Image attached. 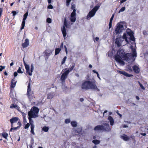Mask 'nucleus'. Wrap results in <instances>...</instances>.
I'll list each match as a JSON object with an SVG mask.
<instances>
[{"instance_id": "obj_1", "label": "nucleus", "mask_w": 148, "mask_h": 148, "mask_svg": "<svg viewBox=\"0 0 148 148\" xmlns=\"http://www.w3.org/2000/svg\"><path fill=\"white\" fill-rule=\"evenodd\" d=\"M132 53H126L125 50L122 49L120 48L117 51L116 55L114 56L115 60L121 64L123 65L125 64L124 62L122 60L127 61L129 60V57L132 55V57H136L137 53L136 49L134 48H132Z\"/></svg>"}, {"instance_id": "obj_2", "label": "nucleus", "mask_w": 148, "mask_h": 148, "mask_svg": "<svg viewBox=\"0 0 148 148\" xmlns=\"http://www.w3.org/2000/svg\"><path fill=\"white\" fill-rule=\"evenodd\" d=\"M81 88L82 89L87 90L89 89L96 90H99L95 82L90 81H85L82 84Z\"/></svg>"}, {"instance_id": "obj_3", "label": "nucleus", "mask_w": 148, "mask_h": 148, "mask_svg": "<svg viewBox=\"0 0 148 148\" xmlns=\"http://www.w3.org/2000/svg\"><path fill=\"white\" fill-rule=\"evenodd\" d=\"M75 66V64L73 63L69 69H67L65 68L63 69V70H64L65 71L62 73L60 77V79L62 83H64L65 82V80L67 78L69 73L73 69Z\"/></svg>"}, {"instance_id": "obj_4", "label": "nucleus", "mask_w": 148, "mask_h": 148, "mask_svg": "<svg viewBox=\"0 0 148 148\" xmlns=\"http://www.w3.org/2000/svg\"><path fill=\"white\" fill-rule=\"evenodd\" d=\"M39 111V109L38 108L35 106L32 107L28 112L29 117L33 118H35L38 117V113Z\"/></svg>"}, {"instance_id": "obj_5", "label": "nucleus", "mask_w": 148, "mask_h": 148, "mask_svg": "<svg viewBox=\"0 0 148 148\" xmlns=\"http://www.w3.org/2000/svg\"><path fill=\"white\" fill-rule=\"evenodd\" d=\"M99 8V6H95L91 11H90L86 16L87 19L89 20L96 13L97 11Z\"/></svg>"}, {"instance_id": "obj_6", "label": "nucleus", "mask_w": 148, "mask_h": 148, "mask_svg": "<svg viewBox=\"0 0 148 148\" xmlns=\"http://www.w3.org/2000/svg\"><path fill=\"white\" fill-rule=\"evenodd\" d=\"M68 25L66 18L65 17L64 20L63 26L61 28V31L64 39H65V37L67 34L66 29L65 27H67Z\"/></svg>"}, {"instance_id": "obj_7", "label": "nucleus", "mask_w": 148, "mask_h": 148, "mask_svg": "<svg viewBox=\"0 0 148 148\" xmlns=\"http://www.w3.org/2000/svg\"><path fill=\"white\" fill-rule=\"evenodd\" d=\"M30 81L28 84L27 89V95L29 99H33V91H32L31 88Z\"/></svg>"}, {"instance_id": "obj_8", "label": "nucleus", "mask_w": 148, "mask_h": 148, "mask_svg": "<svg viewBox=\"0 0 148 148\" xmlns=\"http://www.w3.org/2000/svg\"><path fill=\"white\" fill-rule=\"evenodd\" d=\"M123 28V25L119 23H118L116 27L115 30L116 34H119L121 32Z\"/></svg>"}, {"instance_id": "obj_9", "label": "nucleus", "mask_w": 148, "mask_h": 148, "mask_svg": "<svg viewBox=\"0 0 148 148\" xmlns=\"http://www.w3.org/2000/svg\"><path fill=\"white\" fill-rule=\"evenodd\" d=\"M123 41V38H122L121 36H120L116 38L115 42L117 47H120Z\"/></svg>"}, {"instance_id": "obj_10", "label": "nucleus", "mask_w": 148, "mask_h": 148, "mask_svg": "<svg viewBox=\"0 0 148 148\" xmlns=\"http://www.w3.org/2000/svg\"><path fill=\"white\" fill-rule=\"evenodd\" d=\"M70 20L71 22H75L76 20V14L74 12H73L71 13L70 15Z\"/></svg>"}, {"instance_id": "obj_11", "label": "nucleus", "mask_w": 148, "mask_h": 148, "mask_svg": "<svg viewBox=\"0 0 148 148\" xmlns=\"http://www.w3.org/2000/svg\"><path fill=\"white\" fill-rule=\"evenodd\" d=\"M117 72L120 74H122L127 77H132L133 75L132 74H130L125 71H121L119 70H117Z\"/></svg>"}, {"instance_id": "obj_12", "label": "nucleus", "mask_w": 148, "mask_h": 148, "mask_svg": "<svg viewBox=\"0 0 148 148\" xmlns=\"http://www.w3.org/2000/svg\"><path fill=\"white\" fill-rule=\"evenodd\" d=\"M24 64L25 67V69L26 70V73H27L29 75L31 76L32 75V73L30 72L29 67V66L24 61Z\"/></svg>"}, {"instance_id": "obj_13", "label": "nucleus", "mask_w": 148, "mask_h": 148, "mask_svg": "<svg viewBox=\"0 0 148 148\" xmlns=\"http://www.w3.org/2000/svg\"><path fill=\"white\" fill-rule=\"evenodd\" d=\"M18 120L19 118L17 117H12L10 120L11 123V127H13V123L16 122Z\"/></svg>"}, {"instance_id": "obj_14", "label": "nucleus", "mask_w": 148, "mask_h": 148, "mask_svg": "<svg viewBox=\"0 0 148 148\" xmlns=\"http://www.w3.org/2000/svg\"><path fill=\"white\" fill-rule=\"evenodd\" d=\"M52 50L49 49H47L45 50L44 52V53L45 55V56L47 57V59L48 58L51 54L52 53Z\"/></svg>"}, {"instance_id": "obj_15", "label": "nucleus", "mask_w": 148, "mask_h": 148, "mask_svg": "<svg viewBox=\"0 0 148 148\" xmlns=\"http://www.w3.org/2000/svg\"><path fill=\"white\" fill-rule=\"evenodd\" d=\"M17 81H15V78L12 79L11 81L10 88H14L16 86Z\"/></svg>"}, {"instance_id": "obj_16", "label": "nucleus", "mask_w": 148, "mask_h": 148, "mask_svg": "<svg viewBox=\"0 0 148 148\" xmlns=\"http://www.w3.org/2000/svg\"><path fill=\"white\" fill-rule=\"evenodd\" d=\"M121 138L125 141H129L130 140V137L125 134H123V135L121 136Z\"/></svg>"}, {"instance_id": "obj_17", "label": "nucleus", "mask_w": 148, "mask_h": 148, "mask_svg": "<svg viewBox=\"0 0 148 148\" xmlns=\"http://www.w3.org/2000/svg\"><path fill=\"white\" fill-rule=\"evenodd\" d=\"M29 45V40L28 39H26L24 43L22 44L23 48H25L28 47Z\"/></svg>"}, {"instance_id": "obj_18", "label": "nucleus", "mask_w": 148, "mask_h": 148, "mask_svg": "<svg viewBox=\"0 0 148 148\" xmlns=\"http://www.w3.org/2000/svg\"><path fill=\"white\" fill-rule=\"evenodd\" d=\"M94 130L95 131L103 130H104V126L102 125H98L95 127Z\"/></svg>"}, {"instance_id": "obj_19", "label": "nucleus", "mask_w": 148, "mask_h": 148, "mask_svg": "<svg viewBox=\"0 0 148 148\" xmlns=\"http://www.w3.org/2000/svg\"><path fill=\"white\" fill-rule=\"evenodd\" d=\"M111 128L110 127L109 125L108 124L105 123L104 124V130L108 132L110 131Z\"/></svg>"}, {"instance_id": "obj_20", "label": "nucleus", "mask_w": 148, "mask_h": 148, "mask_svg": "<svg viewBox=\"0 0 148 148\" xmlns=\"http://www.w3.org/2000/svg\"><path fill=\"white\" fill-rule=\"evenodd\" d=\"M134 72L136 73H138L140 72V70L139 67L136 65H134L132 67Z\"/></svg>"}, {"instance_id": "obj_21", "label": "nucleus", "mask_w": 148, "mask_h": 148, "mask_svg": "<svg viewBox=\"0 0 148 148\" xmlns=\"http://www.w3.org/2000/svg\"><path fill=\"white\" fill-rule=\"evenodd\" d=\"M108 119L110 122V125L112 126L114 124V120L113 118L111 116H109L108 118Z\"/></svg>"}, {"instance_id": "obj_22", "label": "nucleus", "mask_w": 148, "mask_h": 148, "mask_svg": "<svg viewBox=\"0 0 148 148\" xmlns=\"http://www.w3.org/2000/svg\"><path fill=\"white\" fill-rule=\"evenodd\" d=\"M34 125H31V133L33 135H35V133L34 131Z\"/></svg>"}, {"instance_id": "obj_23", "label": "nucleus", "mask_w": 148, "mask_h": 148, "mask_svg": "<svg viewBox=\"0 0 148 148\" xmlns=\"http://www.w3.org/2000/svg\"><path fill=\"white\" fill-rule=\"evenodd\" d=\"M122 38H123V40L124 39L125 40L126 42L127 43H129V41L127 40V37L126 34L125 33H124L123 35Z\"/></svg>"}, {"instance_id": "obj_24", "label": "nucleus", "mask_w": 148, "mask_h": 148, "mask_svg": "<svg viewBox=\"0 0 148 148\" xmlns=\"http://www.w3.org/2000/svg\"><path fill=\"white\" fill-rule=\"evenodd\" d=\"M2 136L8 140L7 137L8 136V134L6 132H3L1 134Z\"/></svg>"}, {"instance_id": "obj_25", "label": "nucleus", "mask_w": 148, "mask_h": 148, "mask_svg": "<svg viewBox=\"0 0 148 148\" xmlns=\"http://www.w3.org/2000/svg\"><path fill=\"white\" fill-rule=\"evenodd\" d=\"M71 9L73 10V12H74L75 13H76V10L75 9V5L71 3Z\"/></svg>"}, {"instance_id": "obj_26", "label": "nucleus", "mask_w": 148, "mask_h": 148, "mask_svg": "<svg viewBox=\"0 0 148 148\" xmlns=\"http://www.w3.org/2000/svg\"><path fill=\"white\" fill-rule=\"evenodd\" d=\"M48 99H51L53 97V95L52 93H49L47 95Z\"/></svg>"}, {"instance_id": "obj_27", "label": "nucleus", "mask_w": 148, "mask_h": 148, "mask_svg": "<svg viewBox=\"0 0 148 148\" xmlns=\"http://www.w3.org/2000/svg\"><path fill=\"white\" fill-rule=\"evenodd\" d=\"M71 124L72 127H76L77 126V124L76 122L75 121H72L71 122Z\"/></svg>"}, {"instance_id": "obj_28", "label": "nucleus", "mask_w": 148, "mask_h": 148, "mask_svg": "<svg viewBox=\"0 0 148 148\" xmlns=\"http://www.w3.org/2000/svg\"><path fill=\"white\" fill-rule=\"evenodd\" d=\"M92 142L94 144L96 145L99 144L100 143V141L99 140L95 139L92 141Z\"/></svg>"}, {"instance_id": "obj_29", "label": "nucleus", "mask_w": 148, "mask_h": 148, "mask_svg": "<svg viewBox=\"0 0 148 148\" xmlns=\"http://www.w3.org/2000/svg\"><path fill=\"white\" fill-rule=\"evenodd\" d=\"M25 21L23 20L20 28L21 31L23 29H24L25 26Z\"/></svg>"}, {"instance_id": "obj_30", "label": "nucleus", "mask_w": 148, "mask_h": 148, "mask_svg": "<svg viewBox=\"0 0 148 148\" xmlns=\"http://www.w3.org/2000/svg\"><path fill=\"white\" fill-rule=\"evenodd\" d=\"M61 50L60 48H56L55 49V55H56L59 53Z\"/></svg>"}, {"instance_id": "obj_31", "label": "nucleus", "mask_w": 148, "mask_h": 148, "mask_svg": "<svg viewBox=\"0 0 148 148\" xmlns=\"http://www.w3.org/2000/svg\"><path fill=\"white\" fill-rule=\"evenodd\" d=\"M28 12H27L23 15V21H25L28 15Z\"/></svg>"}, {"instance_id": "obj_32", "label": "nucleus", "mask_w": 148, "mask_h": 148, "mask_svg": "<svg viewBox=\"0 0 148 148\" xmlns=\"http://www.w3.org/2000/svg\"><path fill=\"white\" fill-rule=\"evenodd\" d=\"M49 129V128L46 126H44L42 128V130L45 132H47Z\"/></svg>"}, {"instance_id": "obj_33", "label": "nucleus", "mask_w": 148, "mask_h": 148, "mask_svg": "<svg viewBox=\"0 0 148 148\" xmlns=\"http://www.w3.org/2000/svg\"><path fill=\"white\" fill-rule=\"evenodd\" d=\"M18 107L17 105L14 104H12L10 106V108H14L17 109Z\"/></svg>"}, {"instance_id": "obj_34", "label": "nucleus", "mask_w": 148, "mask_h": 148, "mask_svg": "<svg viewBox=\"0 0 148 148\" xmlns=\"http://www.w3.org/2000/svg\"><path fill=\"white\" fill-rule=\"evenodd\" d=\"M23 71L21 70L20 67H19L17 71V72L18 73H23V71H24L23 69H22Z\"/></svg>"}, {"instance_id": "obj_35", "label": "nucleus", "mask_w": 148, "mask_h": 148, "mask_svg": "<svg viewBox=\"0 0 148 148\" xmlns=\"http://www.w3.org/2000/svg\"><path fill=\"white\" fill-rule=\"evenodd\" d=\"M32 118L29 117H28V118L29 121V124L31 125H33V121L32 119Z\"/></svg>"}, {"instance_id": "obj_36", "label": "nucleus", "mask_w": 148, "mask_h": 148, "mask_svg": "<svg viewBox=\"0 0 148 148\" xmlns=\"http://www.w3.org/2000/svg\"><path fill=\"white\" fill-rule=\"evenodd\" d=\"M130 138H132V140L133 142V143H135L136 142L135 136H133H133L131 135L130 136Z\"/></svg>"}, {"instance_id": "obj_37", "label": "nucleus", "mask_w": 148, "mask_h": 148, "mask_svg": "<svg viewBox=\"0 0 148 148\" xmlns=\"http://www.w3.org/2000/svg\"><path fill=\"white\" fill-rule=\"evenodd\" d=\"M66 58H66V56H65L64 57L62 61V62L61 63V65H62V64H64L65 63V62L66 61Z\"/></svg>"}, {"instance_id": "obj_38", "label": "nucleus", "mask_w": 148, "mask_h": 148, "mask_svg": "<svg viewBox=\"0 0 148 148\" xmlns=\"http://www.w3.org/2000/svg\"><path fill=\"white\" fill-rule=\"evenodd\" d=\"M127 34L130 37L133 36V32L132 31L127 32Z\"/></svg>"}, {"instance_id": "obj_39", "label": "nucleus", "mask_w": 148, "mask_h": 148, "mask_svg": "<svg viewBox=\"0 0 148 148\" xmlns=\"http://www.w3.org/2000/svg\"><path fill=\"white\" fill-rule=\"evenodd\" d=\"M138 84L140 86V88L143 90H145V88L144 86L142 84L139 82H138Z\"/></svg>"}, {"instance_id": "obj_40", "label": "nucleus", "mask_w": 148, "mask_h": 148, "mask_svg": "<svg viewBox=\"0 0 148 148\" xmlns=\"http://www.w3.org/2000/svg\"><path fill=\"white\" fill-rule=\"evenodd\" d=\"M125 9V7H122L119 10V13H120L121 12H122L124 11Z\"/></svg>"}, {"instance_id": "obj_41", "label": "nucleus", "mask_w": 148, "mask_h": 148, "mask_svg": "<svg viewBox=\"0 0 148 148\" xmlns=\"http://www.w3.org/2000/svg\"><path fill=\"white\" fill-rule=\"evenodd\" d=\"M51 19L50 18H48L47 19V22L49 23H50L51 22Z\"/></svg>"}, {"instance_id": "obj_42", "label": "nucleus", "mask_w": 148, "mask_h": 148, "mask_svg": "<svg viewBox=\"0 0 148 148\" xmlns=\"http://www.w3.org/2000/svg\"><path fill=\"white\" fill-rule=\"evenodd\" d=\"M30 124L29 123H27V124L25 125L24 127V128L25 129H27L28 128Z\"/></svg>"}, {"instance_id": "obj_43", "label": "nucleus", "mask_w": 148, "mask_h": 148, "mask_svg": "<svg viewBox=\"0 0 148 148\" xmlns=\"http://www.w3.org/2000/svg\"><path fill=\"white\" fill-rule=\"evenodd\" d=\"M70 122V119H66L65 120V122L67 124Z\"/></svg>"}, {"instance_id": "obj_44", "label": "nucleus", "mask_w": 148, "mask_h": 148, "mask_svg": "<svg viewBox=\"0 0 148 148\" xmlns=\"http://www.w3.org/2000/svg\"><path fill=\"white\" fill-rule=\"evenodd\" d=\"M130 40L132 41H135V38L134 37L133 35V36H130Z\"/></svg>"}, {"instance_id": "obj_45", "label": "nucleus", "mask_w": 148, "mask_h": 148, "mask_svg": "<svg viewBox=\"0 0 148 148\" xmlns=\"http://www.w3.org/2000/svg\"><path fill=\"white\" fill-rule=\"evenodd\" d=\"M127 68L130 71H132V69L131 66L129 65H128L127 66Z\"/></svg>"}, {"instance_id": "obj_46", "label": "nucleus", "mask_w": 148, "mask_h": 148, "mask_svg": "<svg viewBox=\"0 0 148 148\" xmlns=\"http://www.w3.org/2000/svg\"><path fill=\"white\" fill-rule=\"evenodd\" d=\"M11 13L13 14L12 16H14L17 14V12L15 11H13Z\"/></svg>"}, {"instance_id": "obj_47", "label": "nucleus", "mask_w": 148, "mask_h": 148, "mask_svg": "<svg viewBox=\"0 0 148 148\" xmlns=\"http://www.w3.org/2000/svg\"><path fill=\"white\" fill-rule=\"evenodd\" d=\"M34 69V67L33 65V64H32L31 65V69H30V71L31 72H32L33 71V70Z\"/></svg>"}, {"instance_id": "obj_48", "label": "nucleus", "mask_w": 148, "mask_h": 148, "mask_svg": "<svg viewBox=\"0 0 148 148\" xmlns=\"http://www.w3.org/2000/svg\"><path fill=\"white\" fill-rule=\"evenodd\" d=\"M47 8L49 9H52L53 7L51 5L49 4Z\"/></svg>"}, {"instance_id": "obj_49", "label": "nucleus", "mask_w": 148, "mask_h": 148, "mask_svg": "<svg viewBox=\"0 0 148 148\" xmlns=\"http://www.w3.org/2000/svg\"><path fill=\"white\" fill-rule=\"evenodd\" d=\"M3 11V8H0V18L1 17L2 13Z\"/></svg>"}, {"instance_id": "obj_50", "label": "nucleus", "mask_w": 148, "mask_h": 148, "mask_svg": "<svg viewBox=\"0 0 148 148\" xmlns=\"http://www.w3.org/2000/svg\"><path fill=\"white\" fill-rule=\"evenodd\" d=\"M17 124L18 125V127L19 128L21 126V123L20 121L18 122Z\"/></svg>"}, {"instance_id": "obj_51", "label": "nucleus", "mask_w": 148, "mask_h": 148, "mask_svg": "<svg viewBox=\"0 0 148 148\" xmlns=\"http://www.w3.org/2000/svg\"><path fill=\"white\" fill-rule=\"evenodd\" d=\"M0 67L1 68H0V71H2L3 69H5V66H0Z\"/></svg>"}, {"instance_id": "obj_52", "label": "nucleus", "mask_w": 148, "mask_h": 148, "mask_svg": "<svg viewBox=\"0 0 148 148\" xmlns=\"http://www.w3.org/2000/svg\"><path fill=\"white\" fill-rule=\"evenodd\" d=\"M114 14H113L112 16L111 17V18L110 19V21L112 22V20H113V18L114 17Z\"/></svg>"}, {"instance_id": "obj_53", "label": "nucleus", "mask_w": 148, "mask_h": 148, "mask_svg": "<svg viewBox=\"0 0 148 148\" xmlns=\"http://www.w3.org/2000/svg\"><path fill=\"white\" fill-rule=\"evenodd\" d=\"M34 140L32 138L31 140L30 144L32 145H34Z\"/></svg>"}, {"instance_id": "obj_54", "label": "nucleus", "mask_w": 148, "mask_h": 148, "mask_svg": "<svg viewBox=\"0 0 148 148\" xmlns=\"http://www.w3.org/2000/svg\"><path fill=\"white\" fill-rule=\"evenodd\" d=\"M18 75L17 72H14V77H16Z\"/></svg>"}, {"instance_id": "obj_55", "label": "nucleus", "mask_w": 148, "mask_h": 148, "mask_svg": "<svg viewBox=\"0 0 148 148\" xmlns=\"http://www.w3.org/2000/svg\"><path fill=\"white\" fill-rule=\"evenodd\" d=\"M63 43L62 42L61 43L60 45V48H63Z\"/></svg>"}, {"instance_id": "obj_56", "label": "nucleus", "mask_w": 148, "mask_h": 148, "mask_svg": "<svg viewBox=\"0 0 148 148\" xmlns=\"http://www.w3.org/2000/svg\"><path fill=\"white\" fill-rule=\"evenodd\" d=\"M112 21H110L109 23V28H110L112 26Z\"/></svg>"}, {"instance_id": "obj_57", "label": "nucleus", "mask_w": 148, "mask_h": 148, "mask_svg": "<svg viewBox=\"0 0 148 148\" xmlns=\"http://www.w3.org/2000/svg\"><path fill=\"white\" fill-rule=\"evenodd\" d=\"M127 0H121L120 1V3H122L126 1Z\"/></svg>"}, {"instance_id": "obj_58", "label": "nucleus", "mask_w": 148, "mask_h": 148, "mask_svg": "<svg viewBox=\"0 0 148 148\" xmlns=\"http://www.w3.org/2000/svg\"><path fill=\"white\" fill-rule=\"evenodd\" d=\"M79 100L80 101L82 102L84 101V99L83 98H81Z\"/></svg>"}, {"instance_id": "obj_59", "label": "nucleus", "mask_w": 148, "mask_h": 148, "mask_svg": "<svg viewBox=\"0 0 148 148\" xmlns=\"http://www.w3.org/2000/svg\"><path fill=\"white\" fill-rule=\"evenodd\" d=\"M140 134L141 135L143 136H145L146 135V134L145 133H141Z\"/></svg>"}, {"instance_id": "obj_60", "label": "nucleus", "mask_w": 148, "mask_h": 148, "mask_svg": "<svg viewBox=\"0 0 148 148\" xmlns=\"http://www.w3.org/2000/svg\"><path fill=\"white\" fill-rule=\"evenodd\" d=\"M123 126V127H124V128H126L128 127L126 125H124Z\"/></svg>"}, {"instance_id": "obj_61", "label": "nucleus", "mask_w": 148, "mask_h": 148, "mask_svg": "<svg viewBox=\"0 0 148 148\" xmlns=\"http://www.w3.org/2000/svg\"><path fill=\"white\" fill-rule=\"evenodd\" d=\"M92 71L93 73H95L96 74H97L98 73L95 70H93Z\"/></svg>"}, {"instance_id": "obj_62", "label": "nucleus", "mask_w": 148, "mask_h": 148, "mask_svg": "<svg viewBox=\"0 0 148 148\" xmlns=\"http://www.w3.org/2000/svg\"><path fill=\"white\" fill-rule=\"evenodd\" d=\"M99 39V38L98 37H96L95 38V40L96 41H98Z\"/></svg>"}, {"instance_id": "obj_63", "label": "nucleus", "mask_w": 148, "mask_h": 148, "mask_svg": "<svg viewBox=\"0 0 148 148\" xmlns=\"http://www.w3.org/2000/svg\"><path fill=\"white\" fill-rule=\"evenodd\" d=\"M4 74L5 75L7 76L8 75V73L5 71L4 72Z\"/></svg>"}, {"instance_id": "obj_64", "label": "nucleus", "mask_w": 148, "mask_h": 148, "mask_svg": "<svg viewBox=\"0 0 148 148\" xmlns=\"http://www.w3.org/2000/svg\"><path fill=\"white\" fill-rule=\"evenodd\" d=\"M33 145L30 144V145H29V146L30 148H33V147L32 146Z\"/></svg>"}]
</instances>
